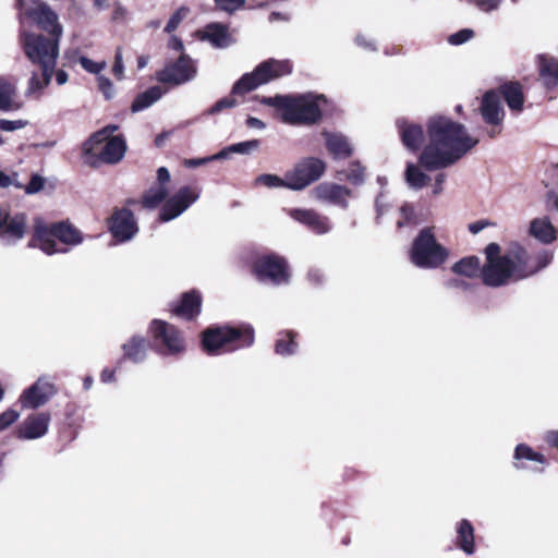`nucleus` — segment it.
Segmentation results:
<instances>
[{
    "label": "nucleus",
    "instance_id": "nucleus-1",
    "mask_svg": "<svg viewBox=\"0 0 558 558\" xmlns=\"http://www.w3.org/2000/svg\"><path fill=\"white\" fill-rule=\"evenodd\" d=\"M427 144L423 147L418 163L408 162L404 180L410 189L422 190L430 182L425 171L451 167L478 144V138L466 128L445 116H433L427 124Z\"/></svg>",
    "mask_w": 558,
    "mask_h": 558
},
{
    "label": "nucleus",
    "instance_id": "nucleus-2",
    "mask_svg": "<svg viewBox=\"0 0 558 558\" xmlns=\"http://www.w3.org/2000/svg\"><path fill=\"white\" fill-rule=\"evenodd\" d=\"M485 255L482 281L493 288L525 279L546 267L553 259L548 251L531 256L518 243H512L504 254L497 243H490L485 247Z\"/></svg>",
    "mask_w": 558,
    "mask_h": 558
},
{
    "label": "nucleus",
    "instance_id": "nucleus-3",
    "mask_svg": "<svg viewBox=\"0 0 558 558\" xmlns=\"http://www.w3.org/2000/svg\"><path fill=\"white\" fill-rule=\"evenodd\" d=\"M263 104L282 110V119L289 124H312L322 116L323 105L326 98L323 95H300L266 97Z\"/></svg>",
    "mask_w": 558,
    "mask_h": 558
},
{
    "label": "nucleus",
    "instance_id": "nucleus-4",
    "mask_svg": "<svg viewBox=\"0 0 558 558\" xmlns=\"http://www.w3.org/2000/svg\"><path fill=\"white\" fill-rule=\"evenodd\" d=\"M56 240L68 246H75L83 242L80 230L68 222L46 223L37 218L34 223L33 236L28 242L29 247H38L47 255L66 253V247H58Z\"/></svg>",
    "mask_w": 558,
    "mask_h": 558
},
{
    "label": "nucleus",
    "instance_id": "nucleus-5",
    "mask_svg": "<svg viewBox=\"0 0 558 558\" xmlns=\"http://www.w3.org/2000/svg\"><path fill=\"white\" fill-rule=\"evenodd\" d=\"M254 329L248 325L240 327L217 326L207 328L203 332L202 343L204 350L211 355L232 352L252 345Z\"/></svg>",
    "mask_w": 558,
    "mask_h": 558
},
{
    "label": "nucleus",
    "instance_id": "nucleus-6",
    "mask_svg": "<svg viewBox=\"0 0 558 558\" xmlns=\"http://www.w3.org/2000/svg\"><path fill=\"white\" fill-rule=\"evenodd\" d=\"M449 257V251L437 242L430 228H424L415 238L410 252L411 262L424 269L440 267Z\"/></svg>",
    "mask_w": 558,
    "mask_h": 558
},
{
    "label": "nucleus",
    "instance_id": "nucleus-7",
    "mask_svg": "<svg viewBox=\"0 0 558 558\" xmlns=\"http://www.w3.org/2000/svg\"><path fill=\"white\" fill-rule=\"evenodd\" d=\"M126 150L125 142L120 136L106 140V132L94 133L83 145L85 161L89 165L98 162L116 163L120 161Z\"/></svg>",
    "mask_w": 558,
    "mask_h": 558
},
{
    "label": "nucleus",
    "instance_id": "nucleus-8",
    "mask_svg": "<svg viewBox=\"0 0 558 558\" xmlns=\"http://www.w3.org/2000/svg\"><path fill=\"white\" fill-rule=\"evenodd\" d=\"M292 72L289 60L269 59L259 63L251 73L244 74L232 87V95H243L260 85Z\"/></svg>",
    "mask_w": 558,
    "mask_h": 558
},
{
    "label": "nucleus",
    "instance_id": "nucleus-9",
    "mask_svg": "<svg viewBox=\"0 0 558 558\" xmlns=\"http://www.w3.org/2000/svg\"><path fill=\"white\" fill-rule=\"evenodd\" d=\"M20 40L24 53L33 63L39 64L46 71L54 70L59 56V41L57 39L22 31Z\"/></svg>",
    "mask_w": 558,
    "mask_h": 558
},
{
    "label": "nucleus",
    "instance_id": "nucleus-10",
    "mask_svg": "<svg viewBox=\"0 0 558 558\" xmlns=\"http://www.w3.org/2000/svg\"><path fill=\"white\" fill-rule=\"evenodd\" d=\"M15 7L19 10V17L23 24L24 17L32 19L43 31L51 35L50 39L59 41L62 35V26L58 22V15L46 4L26 5L25 0H16Z\"/></svg>",
    "mask_w": 558,
    "mask_h": 558
},
{
    "label": "nucleus",
    "instance_id": "nucleus-11",
    "mask_svg": "<svg viewBox=\"0 0 558 558\" xmlns=\"http://www.w3.org/2000/svg\"><path fill=\"white\" fill-rule=\"evenodd\" d=\"M325 170L326 163L322 159L315 157L303 158L287 172L288 189L302 191L317 181L324 174Z\"/></svg>",
    "mask_w": 558,
    "mask_h": 558
},
{
    "label": "nucleus",
    "instance_id": "nucleus-12",
    "mask_svg": "<svg viewBox=\"0 0 558 558\" xmlns=\"http://www.w3.org/2000/svg\"><path fill=\"white\" fill-rule=\"evenodd\" d=\"M254 274L262 282L275 286L287 283L290 272L286 260L276 255H264L253 266Z\"/></svg>",
    "mask_w": 558,
    "mask_h": 558
},
{
    "label": "nucleus",
    "instance_id": "nucleus-13",
    "mask_svg": "<svg viewBox=\"0 0 558 558\" xmlns=\"http://www.w3.org/2000/svg\"><path fill=\"white\" fill-rule=\"evenodd\" d=\"M150 332L162 354H178L185 348L180 331L163 320H154L150 325Z\"/></svg>",
    "mask_w": 558,
    "mask_h": 558
},
{
    "label": "nucleus",
    "instance_id": "nucleus-14",
    "mask_svg": "<svg viewBox=\"0 0 558 558\" xmlns=\"http://www.w3.org/2000/svg\"><path fill=\"white\" fill-rule=\"evenodd\" d=\"M197 73L195 61L187 54L181 56L173 62H169L161 71L157 73V78L161 83L181 85L192 81Z\"/></svg>",
    "mask_w": 558,
    "mask_h": 558
},
{
    "label": "nucleus",
    "instance_id": "nucleus-15",
    "mask_svg": "<svg viewBox=\"0 0 558 558\" xmlns=\"http://www.w3.org/2000/svg\"><path fill=\"white\" fill-rule=\"evenodd\" d=\"M199 197V192L190 186L181 187L166 201L160 210V220L170 221L184 213Z\"/></svg>",
    "mask_w": 558,
    "mask_h": 558
},
{
    "label": "nucleus",
    "instance_id": "nucleus-16",
    "mask_svg": "<svg viewBox=\"0 0 558 558\" xmlns=\"http://www.w3.org/2000/svg\"><path fill=\"white\" fill-rule=\"evenodd\" d=\"M51 416L47 412L33 413L26 416L14 430L20 440H35L43 438L49 429Z\"/></svg>",
    "mask_w": 558,
    "mask_h": 558
},
{
    "label": "nucleus",
    "instance_id": "nucleus-17",
    "mask_svg": "<svg viewBox=\"0 0 558 558\" xmlns=\"http://www.w3.org/2000/svg\"><path fill=\"white\" fill-rule=\"evenodd\" d=\"M54 393V384L44 376L23 391L20 402L24 409H37L44 405Z\"/></svg>",
    "mask_w": 558,
    "mask_h": 558
},
{
    "label": "nucleus",
    "instance_id": "nucleus-18",
    "mask_svg": "<svg viewBox=\"0 0 558 558\" xmlns=\"http://www.w3.org/2000/svg\"><path fill=\"white\" fill-rule=\"evenodd\" d=\"M109 230L114 239L125 242L131 240L138 229L132 211L123 208L116 210L111 216Z\"/></svg>",
    "mask_w": 558,
    "mask_h": 558
},
{
    "label": "nucleus",
    "instance_id": "nucleus-19",
    "mask_svg": "<svg viewBox=\"0 0 558 558\" xmlns=\"http://www.w3.org/2000/svg\"><path fill=\"white\" fill-rule=\"evenodd\" d=\"M400 138L404 147L411 151L422 148L425 138L423 126L414 121L400 118L396 122Z\"/></svg>",
    "mask_w": 558,
    "mask_h": 558
},
{
    "label": "nucleus",
    "instance_id": "nucleus-20",
    "mask_svg": "<svg viewBox=\"0 0 558 558\" xmlns=\"http://www.w3.org/2000/svg\"><path fill=\"white\" fill-rule=\"evenodd\" d=\"M313 194L317 201L347 208L351 191L336 183L324 182L313 190Z\"/></svg>",
    "mask_w": 558,
    "mask_h": 558
},
{
    "label": "nucleus",
    "instance_id": "nucleus-21",
    "mask_svg": "<svg viewBox=\"0 0 558 558\" xmlns=\"http://www.w3.org/2000/svg\"><path fill=\"white\" fill-rule=\"evenodd\" d=\"M288 214L292 219L306 226L316 234H325L331 229L329 219L313 209L293 208Z\"/></svg>",
    "mask_w": 558,
    "mask_h": 558
},
{
    "label": "nucleus",
    "instance_id": "nucleus-22",
    "mask_svg": "<svg viewBox=\"0 0 558 558\" xmlns=\"http://www.w3.org/2000/svg\"><path fill=\"white\" fill-rule=\"evenodd\" d=\"M480 111L484 121L490 125L501 124L505 118V111L500 101V97L494 90H489L484 94Z\"/></svg>",
    "mask_w": 558,
    "mask_h": 558
},
{
    "label": "nucleus",
    "instance_id": "nucleus-23",
    "mask_svg": "<svg viewBox=\"0 0 558 558\" xmlns=\"http://www.w3.org/2000/svg\"><path fill=\"white\" fill-rule=\"evenodd\" d=\"M202 40L208 41L215 48H227L232 44V37L227 25L210 23L198 32Z\"/></svg>",
    "mask_w": 558,
    "mask_h": 558
},
{
    "label": "nucleus",
    "instance_id": "nucleus-24",
    "mask_svg": "<svg viewBox=\"0 0 558 558\" xmlns=\"http://www.w3.org/2000/svg\"><path fill=\"white\" fill-rule=\"evenodd\" d=\"M0 238L8 244L21 240L26 231V218L24 215L19 214L9 216L7 222L2 226Z\"/></svg>",
    "mask_w": 558,
    "mask_h": 558
},
{
    "label": "nucleus",
    "instance_id": "nucleus-25",
    "mask_svg": "<svg viewBox=\"0 0 558 558\" xmlns=\"http://www.w3.org/2000/svg\"><path fill=\"white\" fill-rule=\"evenodd\" d=\"M326 147L336 159H344L352 155L353 148L349 140L340 133L324 132Z\"/></svg>",
    "mask_w": 558,
    "mask_h": 558
},
{
    "label": "nucleus",
    "instance_id": "nucleus-26",
    "mask_svg": "<svg viewBox=\"0 0 558 558\" xmlns=\"http://www.w3.org/2000/svg\"><path fill=\"white\" fill-rule=\"evenodd\" d=\"M202 299L199 293L191 291L184 293L181 302L172 310L173 314L184 319H192L201 312Z\"/></svg>",
    "mask_w": 558,
    "mask_h": 558
},
{
    "label": "nucleus",
    "instance_id": "nucleus-27",
    "mask_svg": "<svg viewBox=\"0 0 558 558\" xmlns=\"http://www.w3.org/2000/svg\"><path fill=\"white\" fill-rule=\"evenodd\" d=\"M500 93L509 109L517 113L523 110L524 95L521 84L509 82L500 86Z\"/></svg>",
    "mask_w": 558,
    "mask_h": 558
},
{
    "label": "nucleus",
    "instance_id": "nucleus-28",
    "mask_svg": "<svg viewBox=\"0 0 558 558\" xmlns=\"http://www.w3.org/2000/svg\"><path fill=\"white\" fill-rule=\"evenodd\" d=\"M539 76L547 87L558 83V59L541 54L537 57Z\"/></svg>",
    "mask_w": 558,
    "mask_h": 558
},
{
    "label": "nucleus",
    "instance_id": "nucleus-29",
    "mask_svg": "<svg viewBox=\"0 0 558 558\" xmlns=\"http://www.w3.org/2000/svg\"><path fill=\"white\" fill-rule=\"evenodd\" d=\"M530 234L542 243H550L556 239V230L546 217L535 218L531 221Z\"/></svg>",
    "mask_w": 558,
    "mask_h": 558
},
{
    "label": "nucleus",
    "instance_id": "nucleus-30",
    "mask_svg": "<svg viewBox=\"0 0 558 558\" xmlns=\"http://www.w3.org/2000/svg\"><path fill=\"white\" fill-rule=\"evenodd\" d=\"M456 543L466 555H473L475 553L474 529L465 519L461 520L457 525Z\"/></svg>",
    "mask_w": 558,
    "mask_h": 558
},
{
    "label": "nucleus",
    "instance_id": "nucleus-31",
    "mask_svg": "<svg viewBox=\"0 0 558 558\" xmlns=\"http://www.w3.org/2000/svg\"><path fill=\"white\" fill-rule=\"evenodd\" d=\"M21 104L16 99L15 85L0 77V109L4 111L19 110Z\"/></svg>",
    "mask_w": 558,
    "mask_h": 558
},
{
    "label": "nucleus",
    "instance_id": "nucleus-32",
    "mask_svg": "<svg viewBox=\"0 0 558 558\" xmlns=\"http://www.w3.org/2000/svg\"><path fill=\"white\" fill-rule=\"evenodd\" d=\"M482 265L477 257H464L453 264L451 270L453 274L465 278H482Z\"/></svg>",
    "mask_w": 558,
    "mask_h": 558
},
{
    "label": "nucleus",
    "instance_id": "nucleus-33",
    "mask_svg": "<svg viewBox=\"0 0 558 558\" xmlns=\"http://www.w3.org/2000/svg\"><path fill=\"white\" fill-rule=\"evenodd\" d=\"M122 348L128 359L138 363L145 360L149 343L144 338L133 337L128 343H124Z\"/></svg>",
    "mask_w": 558,
    "mask_h": 558
},
{
    "label": "nucleus",
    "instance_id": "nucleus-34",
    "mask_svg": "<svg viewBox=\"0 0 558 558\" xmlns=\"http://www.w3.org/2000/svg\"><path fill=\"white\" fill-rule=\"evenodd\" d=\"M163 90L159 86H153L136 96L132 104V111L138 112L155 104L161 98Z\"/></svg>",
    "mask_w": 558,
    "mask_h": 558
},
{
    "label": "nucleus",
    "instance_id": "nucleus-35",
    "mask_svg": "<svg viewBox=\"0 0 558 558\" xmlns=\"http://www.w3.org/2000/svg\"><path fill=\"white\" fill-rule=\"evenodd\" d=\"M168 189L165 185H155L150 187L143 196V205L146 208H156L166 199Z\"/></svg>",
    "mask_w": 558,
    "mask_h": 558
},
{
    "label": "nucleus",
    "instance_id": "nucleus-36",
    "mask_svg": "<svg viewBox=\"0 0 558 558\" xmlns=\"http://www.w3.org/2000/svg\"><path fill=\"white\" fill-rule=\"evenodd\" d=\"M41 70H43L41 76L34 73L29 80L27 93L31 95H35V94L40 95V93L44 90V88H46L51 81L54 70H47V71H46V69H41Z\"/></svg>",
    "mask_w": 558,
    "mask_h": 558
},
{
    "label": "nucleus",
    "instance_id": "nucleus-37",
    "mask_svg": "<svg viewBox=\"0 0 558 558\" xmlns=\"http://www.w3.org/2000/svg\"><path fill=\"white\" fill-rule=\"evenodd\" d=\"M287 183H288V174L287 173L284 174V178H280L276 174L264 173V174L258 175L255 179L256 185H262V186H265L268 189H280V187L288 189Z\"/></svg>",
    "mask_w": 558,
    "mask_h": 558
},
{
    "label": "nucleus",
    "instance_id": "nucleus-38",
    "mask_svg": "<svg viewBox=\"0 0 558 558\" xmlns=\"http://www.w3.org/2000/svg\"><path fill=\"white\" fill-rule=\"evenodd\" d=\"M296 344L293 341L291 332H286L276 342V353L280 355H289L295 352Z\"/></svg>",
    "mask_w": 558,
    "mask_h": 558
},
{
    "label": "nucleus",
    "instance_id": "nucleus-39",
    "mask_svg": "<svg viewBox=\"0 0 558 558\" xmlns=\"http://www.w3.org/2000/svg\"><path fill=\"white\" fill-rule=\"evenodd\" d=\"M514 459H526L531 461H536L539 463H545V457L538 452H535L526 445H518L514 450Z\"/></svg>",
    "mask_w": 558,
    "mask_h": 558
},
{
    "label": "nucleus",
    "instance_id": "nucleus-40",
    "mask_svg": "<svg viewBox=\"0 0 558 558\" xmlns=\"http://www.w3.org/2000/svg\"><path fill=\"white\" fill-rule=\"evenodd\" d=\"M365 169L359 162L350 163L345 179L354 185H360L364 182Z\"/></svg>",
    "mask_w": 558,
    "mask_h": 558
},
{
    "label": "nucleus",
    "instance_id": "nucleus-41",
    "mask_svg": "<svg viewBox=\"0 0 558 558\" xmlns=\"http://www.w3.org/2000/svg\"><path fill=\"white\" fill-rule=\"evenodd\" d=\"M78 62L85 71L96 74L97 76L100 75V72L107 68L106 61L96 62L87 57H81Z\"/></svg>",
    "mask_w": 558,
    "mask_h": 558
},
{
    "label": "nucleus",
    "instance_id": "nucleus-42",
    "mask_svg": "<svg viewBox=\"0 0 558 558\" xmlns=\"http://www.w3.org/2000/svg\"><path fill=\"white\" fill-rule=\"evenodd\" d=\"M259 145L260 142L258 140H251L230 145V150H233V154L247 155L258 149Z\"/></svg>",
    "mask_w": 558,
    "mask_h": 558
},
{
    "label": "nucleus",
    "instance_id": "nucleus-43",
    "mask_svg": "<svg viewBox=\"0 0 558 558\" xmlns=\"http://www.w3.org/2000/svg\"><path fill=\"white\" fill-rule=\"evenodd\" d=\"M189 12H190V10L185 7L179 8L169 19V21L165 27V31L167 33H172L179 26V24L182 22V20L187 16Z\"/></svg>",
    "mask_w": 558,
    "mask_h": 558
},
{
    "label": "nucleus",
    "instance_id": "nucleus-44",
    "mask_svg": "<svg viewBox=\"0 0 558 558\" xmlns=\"http://www.w3.org/2000/svg\"><path fill=\"white\" fill-rule=\"evenodd\" d=\"M469 4L483 12H493L499 9L504 0H465Z\"/></svg>",
    "mask_w": 558,
    "mask_h": 558
},
{
    "label": "nucleus",
    "instance_id": "nucleus-45",
    "mask_svg": "<svg viewBox=\"0 0 558 558\" xmlns=\"http://www.w3.org/2000/svg\"><path fill=\"white\" fill-rule=\"evenodd\" d=\"M474 37V31L471 28H463L458 31L457 33L451 34L448 37V43L453 46L462 45Z\"/></svg>",
    "mask_w": 558,
    "mask_h": 558
},
{
    "label": "nucleus",
    "instance_id": "nucleus-46",
    "mask_svg": "<svg viewBox=\"0 0 558 558\" xmlns=\"http://www.w3.org/2000/svg\"><path fill=\"white\" fill-rule=\"evenodd\" d=\"M44 186L45 179L41 175L34 173L31 177L29 183L27 185H23L22 190H24L26 194L33 195L40 192Z\"/></svg>",
    "mask_w": 558,
    "mask_h": 558
},
{
    "label": "nucleus",
    "instance_id": "nucleus-47",
    "mask_svg": "<svg viewBox=\"0 0 558 558\" xmlns=\"http://www.w3.org/2000/svg\"><path fill=\"white\" fill-rule=\"evenodd\" d=\"M19 175L16 172L7 173L0 170V187H9L14 186L19 190L23 189V184L19 181Z\"/></svg>",
    "mask_w": 558,
    "mask_h": 558
},
{
    "label": "nucleus",
    "instance_id": "nucleus-48",
    "mask_svg": "<svg viewBox=\"0 0 558 558\" xmlns=\"http://www.w3.org/2000/svg\"><path fill=\"white\" fill-rule=\"evenodd\" d=\"M238 105V101L233 96H228L218 100L209 110L208 114H217L225 109L233 108Z\"/></svg>",
    "mask_w": 558,
    "mask_h": 558
},
{
    "label": "nucleus",
    "instance_id": "nucleus-49",
    "mask_svg": "<svg viewBox=\"0 0 558 558\" xmlns=\"http://www.w3.org/2000/svg\"><path fill=\"white\" fill-rule=\"evenodd\" d=\"M219 10L233 13L242 8L246 0H214Z\"/></svg>",
    "mask_w": 558,
    "mask_h": 558
},
{
    "label": "nucleus",
    "instance_id": "nucleus-50",
    "mask_svg": "<svg viewBox=\"0 0 558 558\" xmlns=\"http://www.w3.org/2000/svg\"><path fill=\"white\" fill-rule=\"evenodd\" d=\"M20 417V413L15 410H7L0 414V432L7 429Z\"/></svg>",
    "mask_w": 558,
    "mask_h": 558
},
{
    "label": "nucleus",
    "instance_id": "nucleus-51",
    "mask_svg": "<svg viewBox=\"0 0 558 558\" xmlns=\"http://www.w3.org/2000/svg\"><path fill=\"white\" fill-rule=\"evenodd\" d=\"M97 82H98V88L100 89V92L105 95V97L107 99H110L113 94H114V89H113V85L111 83V81L106 77L105 75H98L97 76Z\"/></svg>",
    "mask_w": 558,
    "mask_h": 558
},
{
    "label": "nucleus",
    "instance_id": "nucleus-52",
    "mask_svg": "<svg viewBox=\"0 0 558 558\" xmlns=\"http://www.w3.org/2000/svg\"><path fill=\"white\" fill-rule=\"evenodd\" d=\"M414 215L413 207L410 205H403L400 208V218L397 221L398 228H402L403 226L408 225Z\"/></svg>",
    "mask_w": 558,
    "mask_h": 558
},
{
    "label": "nucleus",
    "instance_id": "nucleus-53",
    "mask_svg": "<svg viewBox=\"0 0 558 558\" xmlns=\"http://www.w3.org/2000/svg\"><path fill=\"white\" fill-rule=\"evenodd\" d=\"M112 71H113L114 76L118 80L123 78L124 64H123V60H122V51L120 48L116 52L114 64H113Z\"/></svg>",
    "mask_w": 558,
    "mask_h": 558
},
{
    "label": "nucleus",
    "instance_id": "nucleus-54",
    "mask_svg": "<svg viewBox=\"0 0 558 558\" xmlns=\"http://www.w3.org/2000/svg\"><path fill=\"white\" fill-rule=\"evenodd\" d=\"M25 125V122H23L22 120H15V121H11V120H0V129L2 131H8V132H11V131H15L17 129H21Z\"/></svg>",
    "mask_w": 558,
    "mask_h": 558
},
{
    "label": "nucleus",
    "instance_id": "nucleus-55",
    "mask_svg": "<svg viewBox=\"0 0 558 558\" xmlns=\"http://www.w3.org/2000/svg\"><path fill=\"white\" fill-rule=\"evenodd\" d=\"M355 43L357 46L366 49V50H371V51H374L376 50V46H375V43L373 39L371 38H366L364 35H357L355 37Z\"/></svg>",
    "mask_w": 558,
    "mask_h": 558
},
{
    "label": "nucleus",
    "instance_id": "nucleus-56",
    "mask_svg": "<svg viewBox=\"0 0 558 558\" xmlns=\"http://www.w3.org/2000/svg\"><path fill=\"white\" fill-rule=\"evenodd\" d=\"M446 178H447V177H446V174H445V173H442V172H440V173H438V174L436 175V178H435V184H434V190H433V193H434L435 195H438V194H440V193L442 192V190H444V187H442V186H444V183H445V181H446Z\"/></svg>",
    "mask_w": 558,
    "mask_h": 558
},
{
    "label": "nucleus",
    "instance_id": "nucleus-57",
    "mask_svg": "<svg viewBox=\"0 0 558 558\" xmlns=\"http://www.w3.org/2000/svg\"><path fill=\"white\" fill-rule=\"evenodd\" d=\"M157 179L158 184L157 185H165L170 181V173L167 168L160 167L157 171Z\"/></svg>",
    "mask_w": 558,
    "mask_h": 558
},
{
    "label": "nucleus",
    "instance_id": "nucleus-58",
    "mask_svg": "<svg viewBox=\"0 0 558 558\" xmlns=\"http://www.w3.org/2000/svg\"><path fill=\"white\" fill-rule=\"evenodd\" d=\"M209 161H210L209 157L186 159V160H184V166H186L189 168H195L198 166H203Z\"/></svg>",
    "mask_w": 558,
    "mask_h": 558
},
{
    "label": "nucleus",
    "instance_id": "nucleus-59",
    "mask_svg": "<svg viewBox=\"0 0 558 558\" xmlns=\"http://www.w3.org/2000/svg\"><path fill=\"white\" fill-rule=\"evenodd\" d=\"M388 206V202L384 194L378 195L376 198L377 218L384 214V209Z\"/></svg>",
    "mask_w": 558,
    "mask_h": 558
},
{
    "label": "nucleus",
    "instance_id": "nucleus-60",
    "mask_svg": "<svg viewBox=\"0 0 558 558\" xmlns=\"http://www.w3.org/2000/svg\"><path fill=\"white\" fill-rule=\"evenodd\" d=\"M545 440L549 446L558 448V430L547 432Z\"/></svg>",
    "mask_w": 558,
    "mask_h": 558
},
{
    "label": "nucleus",
    "instance_id": "nucleus-61",
    "mask_svg": "<svg viewBox=\"0 0 558 558\" xmlns=\"http://www.w3.org/2000/svg\"><path fill=\"white\" fill-rule=\"evenodd\" d=\"M168 47L178 52H182L184 48L183 43L175 36L169 39Z\"/></svg>",
    "mask_w": 558,
    "mask_h": 558
},
{
    "label": "nucleus",
    "instance_id": "nucleus-62",
    "mask_svg": "<svg viewBox=\"0 0 558 558\" xmlns=\"http://www.w3.org/2000/svg\"><path fill=\"white\" fill-rule=\"evenodd\" d=\"M231 154H233V150H230V146H228V147L223 148L222 150H220L219 153L209 156V159H210V161L226 159Z\"/></svg>",
    "mask_w": 558,
    "mask_h": 558
},
{
    "label": "nucleus",
    "instance_id": "nucleus-63",
    "mask_svg": "<svg viewBox=\"0 0 558 558\" xmlns=\"http://www.w3.org/2000/svg\"><path fill=\"white\" fill-rule=\"evenodd\" d=\"M246 125L248 128H252V129H258V130H263L265 129V123L257 119V118H254V117H250L247 120H246Z\"/></svg>",
    "mask_w": 558,
    "mask_h": 558
},
{
    "label": "nucleus",
    "instance_id": "nucleus-64",
    "mask_svg": "<svg viewBox=\"0 0 558 558\" xmlns=\"http://www.w3.org/2000/svg\"><path fill=\"white\" fill-rule=\"evenodd\" d=\"M448 288H462L466 289L469 286L463 279L453 278L446 282Z\"/></svg>",
    "mask_w": 558,
    "mask_h": 558
}]
</instances>
